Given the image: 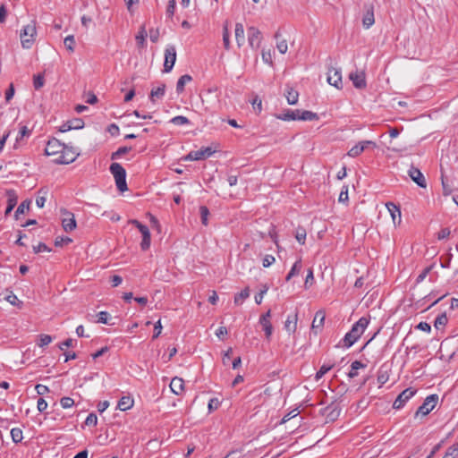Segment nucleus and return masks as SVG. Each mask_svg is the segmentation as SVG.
Wrapping results in <instances>:
<instances>
[{
  "label": "nucleus",
  "mask_w": 458,
  "mask_h": 458,
  "mask_svg": "<svg viewBox=\"0 0 458 458\" xmlns=\"http://www.w3.org/2000/svg\"><path fill=\"white\" fill-rule=\"evenodd\" d=\"M369 324V318L367 317H361L356 323L352 327V329L344 335L343 344L345 348L352 346L358 339L364 333L365 329Z\"/></svg>",
  "instance_id": "1"
},
{
  "label": "nucleus",
  "mask_w": 458,
  "mask_h": 458,
  "mask_svg": "<svg viewBox=\"0 0 458 458\" xmlns=\"http://www.w3.org/2000/svg\"><path fill=\"white\" fill-rule=\"evenodd\" d=\"M37 22L30 21V22L21 30L20 39L21 47L24 49H30L34 45L37 38Z\"/></svg>",
  "instance_id": "2"
},
{
  "label": "nucleus",
  "mask_w": 458,
  "mask_h": 458,
  "mask_svg": "<svg viewBox=\"0 0 458 458\" xmlns=\"http://www.w3.org/2000/svg\"><path fill=\"white\" fill-rule=\"evenodd\" d=\"M110 172L113 174L117 189L121 192L128 190L126 183V171L119 163H112L110 165Z\"/></svg>",
  "instance_id": "3"
},
{
  "label": "nucleus",
  "mask_w": 458,
  "mask_h": 458,
  "mask_svg": "<svg viewBox=\"0 0 458 458\" xmlns=\"http://www.w3.org/2000/svg\"><path fill=\"white\" fill-rule=\"evenodd\" d=\"M437 402V394H430L427 396L423 403L418 408L414 417L417 418L420 415L422 417L427 416L436 407Z\"/></svg>",
  "instance_id": "4"
},
{
  "label": "nucleus",
  "mask_w": 458,
  "mask_h": 458,
  "mask_svg": "<svg viewBox=\"0 0 458 458\" xmlns=\"http://www.w3.org/2000/svg\"><path fill=\"white\" fill-rule=\"evenodd\" d=\"M130 224L135 225L142 235V241L140 242V248L142 250H147L150 247L151 243V236L149 229L147 225L141 224L140 221L136 219H131L129 221Z\"/></svg>",
  "instance_id": "5"
},
{
  "label": "nucleus",
  "mask_w": 458,
  "mask_h": 458,
  "mask_svg": "<svg viewBox=\"0 0 458 458\" xmlns=\"http://www.w3.org/2000/svg\"><path fill=\"white\" fill-rule=\"evenodd\" d=\"M79 153H77L72 147L64 145V149L62 150L60 156L54 159L55 164L68 165L75 161Z\"/></svg>",
  "instance_id": "6"
},
{
  "label": "nucleus",
  "mask_w": 458,
  "mask_h": 458,
  "mask_svg": "<svg viewBox=\"0 0 458 458\" xmlns=\"http://www.w3.org/2000/svg\"><path fill=\"white\" fill-rule=\"evenodd\" d=\"M417 393L416 389H413L411 387L404 389L401 394H398L395 401L393 403V408L399 410L403 408L405 403L415 395Z\"/></svg>",
  "instance_id": "7"
},
{
  "label": "nucleus",
  "mask_w": 458,
  "mask_h": 458,
  "mask_svg": "<svg viewBox=\"0 0 458 458\" xmlns=\"http://www.w3.org/2000/svg\"><path fill=\"white\" fill-rule=\"evenodd\" d=\"M64 149V144L61 143L57 139L52 138L50 139L46 146L45 148V155L46 156H54L58 157L60 156L62 150Z\"/></svg>",
  "instance_id": "8"
},
{
  "label": "nucleus",
  "mask_w": 458,
  "mask_h": 458,
  "mask_svg": "<svg viewBox=\"0 0 458 458\" xmlns=\"http://www.w3.org/2000/svg\"><path fill=\"white\" fill-rule=\"evenodd\" d=\"M176 61V49L174 46H168L165 51L164 72L172 71Z\"/></svg>",
  "instance_id": "9"
},
{
  "label": "nucleus",
  "mask_w": 458,
  "mask_h": 458,
  "mask_svg": "<svg viewBox=\"0 0 458 458\" xmlns=\"http://www.w3.org/2000/svg\"><path fill=\"white\" fill-rule=\"evenodd\" d=\"M215 150L210 147L202 148L199 150L191 151L186 157L185 160L198 161L204 160L214 154Z\"/></svg>",
  "instance_id": "10"
},
{
  "label": "nucleus",
  "mask_w": 458,
  "mask_h": 458,
  "mask_svg": "<svg viewBox=\"0 0 458 458\" xmlns=\"http://www.w3.org/2000/svg\"><path fill=\"white\" fill-rule=\"evenodd\" d=\"M262 41V35L260 30L256 27L248 28V42L252 49H258Z\"/></svg>",
  "instance_id": "11"
},
{
  "label": "nucleus",
  "mask_w": 458,
  "mask_h": 458,
  "mask_svg": "<svg viewBox=\"0 0 458 458\" xmlns=\"http://www.w3.org/2000/svg\"><path fill=\"white\" fill-rule=\"evenodd\" d=\"M62 226L65 232H71L76 228L74 215L66 209L62 210Z\"/></svg>",
  "instance_id": "12"
},
{
  "label": "nucleus",
  "mask_w": 458,
  "mask_h": 458,
  "mask_svg": "<svg viewBox=\"0 0 458 458\" xmlns=\"http://www.w3.org/2000/svg\"><path fill=\"white\" fill-rule=\"evenodd\" d=\"M327 82L335 87L336 89H342V74L341 71L335 68H330L327 72Z\"/></svg>",
  "instance_id": "13"
},
{
  "label": "nucleus",
  "mask_w": 458,
  "mask_h": 458,
  "mask_svg": "<svg viewBox=\"0 0 458 458\" xmlns=\"http://www.w3.org/2000/svg\"><path fill=\"white\" fill-rule=\"evenodd\" d=\"M270 318H271V310H268L266 313L261 315V317L259 318V324L262 326L263 330L266 335V338L267 340L270 339L272 333H273V327L270 322Z\"/></svg>",
  "instance_id": "14"
},
{
  "label": "nucleus",
  "mask_w": 458,
  "mask_h": 458,
  "mask_svg": "<svg viewBox=\"0 0 458 458\" xmlns=\"http://www.w3.org/2000/svg\"><path fill=\"white\" fill-rule=\"evenodd\" d=\"M408 174L411 177V179L414 182H416L420 187L426 188L427 182L424 175L422 174L420 169L411 165L408 171Z\"/></svg>",
  "instance_id": "15"
},
{
  "label": "nucleus",
  "mask_w": 458,
  "mask_h": 458,
  "mask_svg": "<svg viewBox=\"0 0 458 458\" xmlns=\"http://www.w3.org/2000/svg\"><path fill=\"white\" fill-rule=\"evenodd\" d=\"M349 78L352 81L353 86L357 89H364L367 85L364 72L357 71L355 72H351Z\"/></svg>",
  "instance_id": "16"
},
{
  "label": "nucleus",
  "mask_w": 458,
  "mask_h": 458,
  "mask_svg": "<svg viewBox=\"0 0 458 458\" xmlns=\"http://www.w3.org/2000/svg\"><path fill=\"white\" fill-rule=\"evenodd\" d=\"M341 410L337 404L332 403L323 409L322 414L330 421H335L340 415Z\"/></svg>",
  "instance_id": "17"
},
{
  "label": "nucleus",
  "mask_w": 458,
  "mask_h": 458,
  "mask_svg": "<svg viewBox=\"0 0 458 458\" xmlns=\"http://www.w3.org/2000/svg\"><path fill=\"white\" fill-rule=\"evenodd\" d=\"M325 312L323 310H318L316 312L315 317L313 318L312 324H311V330L314 332V334H318V332L321 331L324 322H325Z\"/></svg>",
  "instance_id": "18"
},
{
  "label": "nucleus",
  "mask_w": 458,
  "mask_h": 458,
  "mask_svg": "<svg viewBox=\"0 0 458 458\" xmlns=\"http://www.w3.org/2000/svg\"><path fill=\"white\" fill-rule=\"evenodd\" d=\"M83 126H84V122L81 119L77 118V119L68 121L65 123H64L63 125H61L59 128V131L66 132L70 130L81 129Z\"/></svg>",
  "instance_id": "19"
},
{
  "label": "nucleus",
  "mask_w": 458,
  "mask_h": 458,
  "mask_svg": "<svg viewBox=\"0 0 458 458\" xmlns=\"http://www.w3.org/2000/svg\"><path fill=\"white\" fill-rule=\"evenodd\" d=\"M7 195V207L4 211V216H8L17 204L18 197L14 190L6 191Z\"/></svg>",
  "instance_id": "20"
},
{
  "label": "nucleus",
  "mask_w": 458,
  "mask_h": 458,
  "mask_svg": "<svg viewBox=\"0 0 458 458\" xmlns=\"http://www.w3.org/2000/svg\"><path fill=\"white\" fill-rule=\"evenodd\" d=\"M170 389L171 391L179 395L182 394L184 391V381L182 378L174 377L170 383Z\"/></svg>",
  "instance_id": "21"
},
{
  "label": "nucleus",
  "mask_w": 458,
  "mask_h": 458,
  "mask_svg": "<svg viewBox=\"0 0 458 458\" xmlns=\"http://www.w3.org/2000/svg\"><path fill=\"white\" fill-rule=\"evenodd\" d=\"M165 84L160 83L158 87L152 88L149 94V100L152 103H156L157 99H161L165 96Z\"/></svg>",
  "instance_id": "22"
},
{
  "label": "nucleus",
  "mask_w": 458,
  "mask_h": 458,
  "mask_svg": "<svg viewBox=\"0 0 458 458\" xmlns=\"http://www.w3.org/2000/svg\"><path fill=\"white\" fill-rule=\"evenodd\" d=\"M386 207L387 208V210L389 211L391 216H392V219H393V222L394 224H395V220L396 218H398V224L401 223V210H400V208L398 206H396L395 204H394L393 202H387L386 204Z\"/></svg>",
  "instance_id": "23"
},
{
  "label": "nucleus",
  "mask_w": 458,
  "mask_h": 458,
  "mask_svg": "<svg viewBox=\"0 0 458 458\" xmlns=\"http://www.w3.org/2000/svg\"><path fill=\"white\" fill-rule=\"evenodd\" d=\"M235 40L238 47H242L245 42L244 27L242 23L237 22L235 24Z\"/></svg>",
  "instance_id": "24"
},
{
  "label": "nucleus",
  "mask_w": 458,
  "mask_h": 458,
  "mask_svg": "<svg viewBox=\"0 0 458 458\" xmlns=\"http://www.w3.org/2000/svg\"><path fill=\"white\" fill-rule=\"evenodd\" d=\"M298 316L295 313L293 316H288L284 322V328L289 333H294L297 329Z\"/></svg>",
  "instance_id": "25"
},
{
  "label": "nucleus",
  "mask_w": 458,
  "mask_h": 458,
  "mask_svg": "<svg viewBox=\"0 0 458 458\" xmlns=\"http://www.w3.org/2000/svg\"><path fill=\"white\" fill-rule=\"evenodd\" d=\"M192 81V77L189 74H184L181 76L176 83V92L178 94H181L184 90V87L187 83L191 82Z\"/></svg>",
  "instance_id": "26"
},
{
  "label": "nucleus",
  "mask_w": 458,
  "mask_h": 458,
  "mask_svg": "<svg viewBox=\"0 0 458 458\" xmlns=\"http://www.w3.org/2000/svg\"><path fill=\"white\" fill-rule=\"evenodd\" d=\"M300 113H301V111L298 110V109H296V110H287L284 114H280L278 116V118L281 119V120H284V121L299 120Z\"/></svg>",
  "instance_id": "27"
},
{
  "label": "nucleus",
  "mask_w": 458,
  "mask_h": 458,
  "mask_svg": "<svg viewBox=\"0 0 458 458\" xmlns=\"http://www.w3.org/2000/svg\"><path fill=\"white\" fill-rule=\"evenodd\" d=\"M148 34L145 29V26H141L138 34L135 37L136 43L139 47H146V38Z\"/></svg>",
  "instance_id": "28"
},
{
  "label": "nucleus",
  "mask_w": 458,
  "mask_h": 458,
  "mask_svg": "<svg viewBox=\"0 0 458 458\" xmlns=\"http://www.w3.org/2000/svg\"><path fill=\"white\" fill-rule=\"evenodd\" d=\"M133 399L130 396H123L117 404V408L121 411H126L132 407Z\"/></svg>",
  "instance_id": "29"
},
{
  "label": "nucleus",
  "mask_w": 458,
  "mask_h": 458,
  "mask_svg": "<svg viewBox=\"0 0 458 458\" xmlns=\"http://www.w3.org/2000/svg\"><path fill=\"white\" fill-rule=\"evenodd\" d=\"M375 22L374 12L372 9L368 10L362 18V24L365 29L370 28Z\"/></svg>",
  "instance_id": "30"
},
{
  "label": "nucleus",
  "mask_w": 458,
  "mask_h": 458,
  "mask_svg": "<svg viewBox=\"0 0 458 458\" xmlns=\"http://www.w3.org/2000/svg\"><path fill=\"white\" fill-rule=\"evenodd\" d=\"M366 364L362 363L360 360H354L351 364V370L348 373V377L350 378L356 377L358 376V369L366 368Z\"/></svg>",
  "instance_id": "31"
},
{
  "label": "nucleus",
  "mask_w": 458,
  "mask_h": 458,
  "mask_svg": "<svg viewBox=\"0 0 458 458\" xmlns=\"http://www.w3.org/2000/svg\"><path fill=\"white\" fill-rule=\"evenodd\" d=\"M250 297V289L249 287L244 288L242 290L241 293H237L234 296V304L235 305H242L243 301Z\"/></svg>",
  "instance_id": "32"
},
{
  "label": "nucleus",
  "mask_w": 458,
  "mask_h": 458,
  "mask_svg": "<svg viewBox=\"0 0 458 458\" xmlns=\"http://www.w3.org/2000/svg\"><path fill=\"white\" fill-rule=\"evenodd\" d=\"M302 268V264H301V260L299 259L297 260L292 267L290 272L288 273V275L286 276V278L285 280L286 281H290L292 277L297 276L301 270Z\"/></svg>",
  "instance_id": "33"
},
{
  "label": "nucleus",
  "mask_w": 458,
  "mask_h": 458,
  "mask_svg": "<svg viewBox=\"0 0 458 458\" xmlns=\"http://www.w3.org/2000/svg\"><path fill=\"white\" fill-rule=\"evenodd\" d=\"M447 322H448V318H447L445 312H444V313L439 314L436 318L435 322H434V327L437 329H440V328L445 327Z\"/></svg>",
  "instance_id": "34"
},
{
  "label": "nucleus",
  "mask_w": 458,
  "mask_h": 458,
  "mask_svg": "<svg viewBox=\"0 0 458 458\" xmlns=\"http://www.w3.org/2000/svg\"><path fill=\"white\" fill-rule=\"evenodd\" d=\"M30 200L26 199V200L22 201L19 205V207L17 208V209L15 211V214H14L15 219H18V217L21 214H24L26 211H28L30 209Z\"/></svg>",
  "instance_id": "35"
},
{
  "label": "nucleus",
  "mask_w": 458,
  "mask_h": 458,
  "mask_svg": "<svg viewBox=\"0 0 458 458\" xmlns=\"http://www.w3.org/2000/svg\"><path fill=\"white\" fill-rule=\"evenodd\" d=\"M318 116L316 113H313V112L308 111V110L301 111L300 116H299V120H302V121H313V120H318Z\"/></svg>",
  "instance_id": "36"
},
{
  "label": "nucleus",
  "mask_w": 458,
  "mask_h": 458,
  "mask_svg": "<svg viewBox=\"0 0 458 458\" xmlns=\"http://www.w3.org/2000/svg\"><path fill=\"white\" fill-rule=\"evenodd\" d=\"M299 93L293 89H289L286 92V99L289 105H295L298 102Z\"/></svg>",
  "instance_id": "37"
},
{
  "label": "nucleus",
  "mask_w": 458,
  "mask_h": 458,
  "mask_svg": "<svg viewBox=\"0 0 458 458\" xmlns=\"http://www.w3.org/2000/svg\"><path fill=\"white\" fill-rule=\"evenodd\" d=\"M280 33L277 31L275 34V38L277 40L276 48L281 54H285L288 49L287 42L285 39L278 40Z\"/></svg>",
  "instance_id": "38"
},
{
  "label": "nucleus",
  "mask_w": 458,
  "mask_h": 458,
  "mask_svg": "<svg viewBox=\"0 0 458 458\" xmlns=\"http://www.w3.org/2000/svg\"><path fill=\"white\" fill-rule=\"evenodd\" d=\"M334 364H323L315 375V379L318 381L324 377L332 368Z\"/></svg>",
  "instance_id": "39"
},
{
  "label": "nucleus",
  "mask_w": 458,
  "mask_h": 458,
  "mask_svg": "<svg viewBox=\"0 0 458 458\" xmlns=\"http://www.w3.org/2000/svg\"><path fill=\"white\" fill-rule=\"evenodd\" d=\"M306 230L303 227H298L295 232V239L300 244H304L306 240Z\"/></svg>",
  "instance_id": "40"
},
{
  "label": "nucleus",
  "mask_w": 458,
  "mask_h": 458,
  "mask_svg": "<svg viewBox=\"0 0 458 458\" xmlns=\"http://www.w3.org/2000/svg\"><path fill=\"white\" fill-rule=\"evenodd\" d=\"M11 437L14 443H20L21 442L23 436H22V430L19 428H13L11 430Z\"/></svg>",
  "instance_id": "41"
},
{
  "label": "nucleus",
  "mask_w": 458,
  "mask_h": 458,
  "mask_svg": "<svg viewBox=\"0 0 458 458\" xmlns=\"http://www.w3.org/2000/svg\"><path fill=\"white\" fill-rule=\"evenodd\" d=\"M458 454V443H455L449 446L443 458H455Z\"/></svg>",
  "instance_id": "42"
},
{
  "label": "nucleus",
  "mask_w": 458,
  "mask_h": 458,
  "mask_svg": "<svg viewBox=\"0 0 458 458\" xmlns=\"http://www.w3.org/2000/svg\"><path fill=\"white\" fill-rule=\"evenodd\" d=\"M363 151V147L360 145V142H358L348 151L347 155L351 157H356L360 156Z\"/></svg>",
  "instance_id": "43"
},
{
  "label": "nucleus",
  "mask_w": 458,
  "mask_h": 458,
  "mask_svg": "<svg viewBox=\"0 0 458 458\" xmlns=\"http://www.w3.org/2000/svg\"><path fill=\"white\" fill-rule=\"evenodd\" d=\"M174 125H179V126H182V125H186V124H189L190 123V120L185 117V116H182V115H177V116H174L171 119L170 121Z\"/></svg>",
  "instance_id": "44"
},
{
  "label": "nucleus",
  "mask_w": 458,
  "mask_h": 458,
  "mask_svg": "<svg viewBox=\"0 0 458 458\" xmlns=\"http://www.w3.org/2000/svg\"><path fill=\"white\" fill-rule=\"evenodd\" d=\"M64 47L70 52L74 51L75 39L72 35L67 36L64 40Z\"/></svg>",
  "instance_id": "45"
},
{
  "label": "nucleus",
  "mask_w": 458,
  "mask_h": 458,
  "mask_svg": "<svg viewBox=\"0 0 458 458\" xmlns=\"http://www.w3.org/2000/svg\"><path fill=\"white\" fill-rule=\"evenodd\" d=\"M44 83L45 80L43 74L38 73L37 75H34L33 86L36 89H39L40 88H42L44 86Z\"/></svg>",
  "instance_id": "46"
},
{
  "label": "nucleus",
  "mask_w": 458,
  "mask_h": 458,
  "mask_svg": "<svg viewBox=\"0 0 458 458\" xmlns=\"http://www.w3.org/2000/svg\"><path fill=\"white\" fill-rule=\"evenodd\" d=\"M131 148L130 147H121L119 148L115 152H114L111 156V158L112 159H117L119 158L120 157H122L123 155L128 153L129 151H131Z\"/></svg>",
  "instance_id": "47"
},
{
  "label": "nucleus",
  "mask_w": 458,
  "mask_h": 458,
  "mask_svg": "<svg viewBox=\"0 0 458 458\" xmlns=\"http://www.w3.org/2000/svg\"><path fill=\"white\" fill-rule=\"evenodd\" d=\"M199 213L201 217V222L204 225H208V217L209 216V210L206 206H200Z\"/></svg>",
  "instance_id": "48"
},
{
  "label": "nucleus",
  "mask_w": 458,
  "mask_h": 458,
  "mask_svg": "<svg viewBox=\"0 0 458 458\" xmlns=\"http://www.w3.org/2000/svg\"><path fill=\"white\" fill-rule=\"evenodd\" d=\"M389 376L386 371H383L382 369H379L377 374V383L379 384V386H382L388 381Z\"/></svg>",
  "instance_id": "49"
},
{
  "label": "nucleus",
  "mask_w": 458,
  "mask_h": 458,
  "mask_svg": "<svg viewBox=\"0 0 458 458\" xmlns=\"http://www.w3.org/2000/svg\"><path fill=\"white\" fill-rule=\"evenodd\" d=\"M262 60L264 63L272 65L273 64V57H272V52L270 49L268 50H262L261 53Z\"/></svg>",
  "instance_id": "50"
},
{
  "label": "nucleus",
  "mask_w": 458,
  "mask_h": 458,
  "mask_svg": "<svg viewBox=\"0 0 458 458\" xmlns=\"http://www.w3.org/2000/svg\"><path fill=\"white\" fill-rule=\"evenodd\" d=\"M60 404L64 409L71 408L74 405V400L71 397H63L60 400Z\"/></svg>",
  "instance_id": "51"
},
{
  "label": "nucleus",
  "mask_w": 458,
  "mask_h": 458,
  "mask_svg": "<svg viewBox=\"0 0 458 458\" xmlns=\"http://www.w3.org/2000/svg\"><path fill=\"white\" fill-rule=\"evenodd\" d=\"M98 317V323L101 324H108V318H110V315L106 311H100L97 314Z\"/></svg>",
  "instance_id": "52"
},
{
  "label": "nucleus",
  "mask_w": 458,
  "mask_h": 458,
  "mask_svg": "<svg viewBox=\"0 0 458 458\" xmlns=\"http://www.w3.org/2000/svg\"><path fill=\"white\" fill-rule=\"evenodd\" d=\"M175 12V0H168V4L166 7V16L172 18Z\"/></svg>",
  "instance_id": "53"
},
{
  "label": "nucleus",
  "mask_w": 458,
  "mask_h": 458,
  "mask_svg": "<svg viewBox=\"0 0 458 458\" xmlns=\"http://www.w3.org/2000/svg\"><path fill=\"white\" fill-rule=\"evenodd\" d=\"M220 404H221V402L217 398H211L209 400L208 405L209 412H212V411L217 410L218 407L220 406Z\"/></svg>",
  "instance_id": "54"
},
{
  "label": "nucleus",
  "mask_w": 458,
  "mask_h": 458,
  "mask_svg": "<svg viewBox=\"0 0 458 458\" xmlns=\"http://www.w3.org/2000/svg\"><path fill=\"white\" fill-rule=\"evenodd\" d=\"M52 342V337L49 335H40L39 342L38 344V346L44 347L48 345Z\"/></svg>",
  "instance_id": "55"
},
{
  "label": "nucleus",
  "mask_w": 458,
  "mask_h": 458,
  "mask_svg": "<svg viewBox=\"0 0 458 458\" xmlns=\"http://www.w3.org/2000/svg\"><path fill=\"white\" fill-rule=\"evenodd\" d=\"M442 186H443V194L450 195L452 193V188L447 183V180L445 178L444 174L441 175Z\"/></svg>",
  "instance_id": "56"
},
{
  "label": "nucleus",
  "mask_w": 458,
  "mask_h": 458,
  "mask_svg": "<svg viewBox=\"0 0 458 458\" xmlns=\"http://www.w3.org/2000/svg\"><path fill=\"white\" fill-rule=\"evenodd\" d=\"M87 426H96L98 424V417L95 413L91 412L88 415L85 420Z\"/></svg>",
  "instance_id": "57"
},
{
  "label": "nucleus",
  "mask_w": 458,
  "mask_h": 458,
  "mask_svg": "<svg viewBox=\"0 0 458 458\" xmlns=\"http://www.w3.org/2000/svg\"><path fill=\"white\" fill-rule=\"evenodd\" d=\"M432 267L433 266H429V267H425L421 273L418 276L417 279H416V282L417 283H420L422 282L426 277L428 275V273L432 270Z\"/></svg>",
  "instance_id": "58"
},
{
  "label": "nucleus",
  "mask_w": 458,
  "mask_h": 458,
  "mask_svg": "<svg viewBox=\"0 0 458 458\" xmlns=\"http://www.w3.org/2000/svg\"><path fill=\"white\" fill-rule=\"evenodd\" d=\"M33 250L35 253H39L43 251L50 252L51 249L47 247L45 243L39 242L37 246H33Z\"/></svg>",
  "instance_id": "59"
},
{
  "label": "nucleus",
  "mask_w": 458,
  "mask_h": 458,
  "mask_svg": "<svg viewBox=\"0 0 458 458\" xmlns=\"http://www.w3.org/2000/svg\"><path fill=\"white\" fill-rule=\"evenodd\" d=\"M314 282V276H313V270L312 268H309L308 274L305 279L304 286L305 288H309L310 285H311Z\"/></svg>",
  "instance_id": "60"
},
{
  "label": "nucleus",
  "mask_w": 458,
  "mask_h": 458,
  "mask_svg": "<svg viewBox=\"0 0 458 458\" xmlns=\"http://www.w3.org/2000/svg\"><path fill=\"white\" fill-rule=\"evenodd\" d=\"M338 201L344 202V203L348 201V187L347 186H344L342 188V191L339 194Z\"/></svg>",
  "instance_id": "61"
},
{
  "label": "nucleus",
  "mask_w": 458,
  "mask_h": 458,
  "mask_svg": "<svg viewBox=\"0 0 458 458\" xmlns=\"http://www.w3.org/2000/svg\"><path fill=\"white\" fill-rule=\"evenodd\" d=\"M30 130H29L27 128V126H21V129H20V131H19V135L17 136L16 138V140L19 141L21 140L23 137L25 136H30Z\"/></svg>",
  "instance_id": "62"
},
{
  "label": "nucleus",
  "mask_w": 458,
  "mask_h": 458,
  "mask_svg": "<svg viewBox=\"0 0 458 458\" xmlns=\"http://www.w3.org/2000/svg\"><path fill=\"white\" fill-rule=\"evenodd\" d=\"M275 258L274 256L272 255H266L264 258H263V260H262V265L264 267H270L274 262H275Z\"/></svg>",
  "instance_id": "63"
},
{
  "label": "nucleus",
  "mask_w": 458,
  "mask_h": 458,
  "mask_svg": "<svg viewBox=\"0 0 458 458\" xmlns=\"http://www.w3.org/2000/svg\"><path fill=\"white\" fill-rule=\"evenodd\" d=\"M35 389L37 391V394H39V395H44V394H47L50 391L49 388L47 386H44V385H41V384H38L35 386Z\"/></svg>",
  "instance_id": "64"
}]
</instances>
